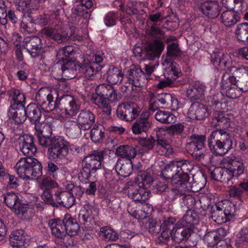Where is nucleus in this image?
<instances>
[{
  "instance_id": "obj_52",
  "label": "nucleus",
  "mask_w": 248,
  "mask_h": 248,
  "mask_svg": "<svg viewBox=\"0 0 248 248\" xmlns=\"http://www.w3.org/2000/svg\"><path fill=\"white\" fill-rule=\"evenodd\" d=\"M74 51L72 46H67L61 48L57 53V57L59 59L63 60L69 57Z\"/></svg>"
},
{
  "instance_id": "obj_45",
  "label": "nucleus",
  "mask_w": 248,
  "mask_h": 248,
  "mask_svg": "<svg viewBox=\"0 0 248 248\" xmlns=\"http://www.w3.org/2000/svg\"><path fill=\"white\" fill-rule=\"evenodd\" d=\"M231 62L230 56L227 54H224L222 52L217 54L212 61L213 64L215 66H218V68L221 69L229 65Z\"/></svg>"
},
{
  "instance_id": "obj_28",
  "label": "nucleus",
  "mask_w": 248,
  "mask_h": 248,
  "mask_svg": "<svg viewBox=\"0 0 248 248\" xmlns=\"http://www.w3.org/2000/svg\"><path fill=\"white\" fill-rule=\"evenodd\" d=\"M21 151L23 154L30 157L36 152V148L33 144V137L31 135H25L23 136L20 144Z\"/></svg>"
},
{
  "instance_id": "obj_27",
  "label": "nucleus",
  "mask_w": 248,
  "mask_h": 248,
  "mask_svg": "<svg viewBox=\"0 0 248 248\" xmlns=\"http://www.w3.org/2000/svg\"><path fill=\"white\" fill-rule=\"evenodd\" d=\"M24 47L31 57H34L42 47L41 39L37 36L26 37L24 40Z\"/></svg>"
},
{
  "instance_id": "obj_44",
  "label": "nucleus",
  "mask_w": 248,
  "mask_h": 248,
  "mask_svg": "<svg viewBox=\"0 0 248 248\" xmlns=\"http://www.w3.org/2000/svg\"><path fill=\"white\" fill-rule=\"evenodd\" d=\"M205 137L203 136H194L192 139V141L189 144L192 148H193V154L195 156H198L199 158L202 155V153H198V152L202 150L205 145Z\"/></svg>"
},
{
  "instance_id": "obj_8",
  "label": "nucleus",
  "mask_w": 248,
  "mask_h": 248,
  "mask_svg": "<svg viewBox=\"0 0 248 248\" xmlns=\"http://www.w3.org/2000/svg\"><path fill=\"white\" fill-rule=\"evenodd\" d=\"M208 145L213 153L222 155L231 149L232 142L227 132L220 129L211 133L208 139Z\"/></svg>"
},
{
  "instance_id": "obj_47",
  "label": "nucleus",
  "mask_w": 248,
  "mask_h": 248,
  "mask_svg": "<svg viewBox=\"0 0 248 248\" xmlns=\"http://www.w3.org/2000/svg\"><path fill=\"white\" fill-rule=\"evenodd\" d=\"M100 235L106 241H116L119 238L118 234L116 231L108 226L100 228Z\"/></svg>"
},
{
  "instance_id": "obj_36",
  "label": "nucleus",
  "mask_w": 248,
  "mask_h": 248,
  "mask_svg": "<svg viewBox=\"0 0 248 248\" xmlns=\"http://www.w3.org/2000/svg\"><path fill=\"white\" fill-rule=\"evenodd\" d=\"M205 91V86L197 82L187 89L186 95L191 100H195L199 99L204 94Z\"/></svg>"
},
{
  "instance_id": "obj_55",
  "label": "nucleus",
  "mask_w": 248,
  "mask_h": 248,
  "mask_svg": "<svg viewBox=\"0 0 248 248\" xmlns=\"http://www.w3.org/2000/svg\"><path fill=\"white\" fill-rule=\"evenodd\" d=\"M35 124L34 129L35 130V134L38 135H42L45 131V129H46L49 125L48 124L44 123V122H40L39 121L36 123H33Z\"/></svg>"
},
{
  "instance_id": "obj_34",
  "label": "nucleus",
  "mask_w": 248,
  "mask_h": 248,
  "mask_svg": "<svg viewBox=\"0 0 248 248\" xmlns=\"http://www.w3.org/2000/svg\"><path fill=\"white\" fill-rule=\"evenodd\" d=\"M63 221L58 219H52L48 222V225L50 227L53 235L55 237L62 239L65 236V231L63 227Z\"/></svg>"
},
{
  "instance_id": "obj_21",
  "label": "nucleus",
  "mask_w": 248,
  "mask_h": 248,
  "mask_svg": "<svg viewBox=\"0 0 248 248\" xmlns=\"http://www.w3.org/2000/svg\"><path fill=\"white\" fill-rule=\"evenodd\" d=\"M167 133V131L161 128L157 132L156 134L157 137L156 149L161 155H169L173 152V149L169 141L167 140L165 137H162L163 135L165 136Z\"/></svg>"
},
{
  "instance_id": "obj_37",
  "label": "nucleus",
  "mask_w": 248,
  "mask_h": 248,
  "mask_svg": "<svg viewBox=\"0 0 248 248\" xmlns=\"http://www.w3.org/2000/svg\"><path fill=\"white\" fill-rule=\"evenodd\" d=\"M26 117H28L32 123H36L40 121L41 112L39 108L35 104H30L25 108Z\"/></svg>"
},
{
  "instance_id": "obj_23",
  "label": "nucleus",
  "mask_w": 248,
  "mask_h": 248,
  "mask_svg": "<svg viewBox=\"0 0 248 248\" xmlns=\"http://www.w3.org/2000/svg\"><path fill=\"white\" fill-rule=\"evenodd\" d=\"M164 67V75L167 79L173 80L180 75V69L179 65L172 62L169 58H166L162 63Z\"/></svg>"
},
{
  "instance_id": "obj_57",
  "label": "nucleus",
  "mask_w": 248,
  "mask_h": 248,
  "mask_svg": "<svg viewBox=\"0 0 248 248\" xmlns=\"http://www.w3.org/2000/svg\"><path fill=\"white\" fill-rule=\"evenodd\" d=\"M172 99V95L169 93H161L157 96V100L162 105L170 107V101Z\"/></svg>"
},
{
  "instance_id": "obj_49",
  "label": "nucleus",
  "mask_w": 248,
  "mask_h": 248,
  "mask_svg": "<svg viewBox=\"0 0 248 248\" xmlns=\"http://www.w3.org/2000/svg\"><path fill=\"white\" fill-rule=\"evenodd\" d=\"M64 127L66 129V132L70 136L75 137L78 136L81 133L78 125L74 121H68L64 124Z\"/></svg>"
},
{
  "instance_id": "obj_2",
  "label": "nucleus",
  "mask_w": 248,
  "mask_h": 248,
  "mask_svg": "<svg viewBox=\"0 0 248 248\" xmlns=\"http://www.w3.org/2000/svg\"><path fill=\"white\" fill-rule=\"evenodd\" d=\"M40 145L49 146L47 151L49 159L59 162L66 158L69 153L70 144L62 137L49 138L43 135L37 136Z\"/></svg>"
},
{
  "instance_id": "obj_59",
  "label": "nucleus",
  "mask_w": 248,
  "mask_h": 248,
  "mask_svg": "<svg viewBox=\"0 0 248 248\" xmlns=\"http://www.w3.org/2000/svg\"><path fill=\"white\" fill-rule=\"evenodd\" d=\"M55 113L57 115L56 118L61 121H64L68 118L70 114L65 108H55Z\"/></svg>"
},
{
  "instance_id": "obj_14",
  "label": "nucleus",
  "mask_w": 248,
  "mask_h": 248,
  "mask_svg": "<svg viewBox=\"0 0 248 248\" xmlns=\"http://www.w3.org/2000/svg\"><path fill=\"white\" fill-rule=\"evenodd\" d=\"M221 84L223 95L235 99L241 95L239 88L235 84V78L230 73L227 72L223 75Z\"/></svg>"
},
{
  "instance_id": "obj_16",
  "label": "nucleus",
  "mask_w": 248,
  "mask_h": 248,
  "mask_svg": "<svg viewBox=\"0 0 248 248\" xmlns=\"http://www.w3.org/2000/svg\"><path fill=\"white\" fill-rule=\"evenodd\" d=\"M4 201L16 214L24 215L28 208L27 204L20 202L19 195L14 192L8 193L4 197Z\"/></svg>"
},
{
  "instance_id": "obj_43",
  "label": "nucleus",
  "mask_w": 248,
  "mask_h": 248,
  "mask_svg": "<svg viewBox=\"0 0 248 248\" xmlns=\"http://www.w3.org/2000/svg\"><path fill=\"white\" fill-rule=\"evenodd\" d=\"M222 2L227 8L234 10L239 14L245 11L247 7L246 2L243 0H226V2L223 0Z\"/></svg>"
},
{
  "instance_id": "obj_25",
  "label": "nucleus",
  "mask_w": 248,
  "mask_h": 248,
  "mask_svg": "<svg viewBox=\"0 0 248 248\" xmlns=\"http://www.w3.org/2000/svg\"><path fill=\"white\" fill-rule=\"evenodd\" d=\"M95 118L93 114L89 110L82 111L78 114L77 121L80 131L90 129L94 123Z\"/></svg>"
},
{
  "instance_id": "obj_58",
  "label": "nucleus",
  "mask_w": 248,
  "mask_h": 248,
  "mask_svg": "<svg viewBox=\"0 0 248 248\" xmlns=\"http://www.w3.org/2000/svg\"><path fill=\"white\" fill-rule=\"evenodd\" d=\"M116 18L117 16L114 13L109 12L105 17V24L108 27H112L115 24Z\"/></svg>"
},
{
  "instance_id": "obj_20",
  "label": "nucleus",
  "mask_w": 248,
  "mask_h": 248,
  "mask_svg": "<svg viewBox=\"0 0 248 248\" xmlns=\"http://www.w3.org/2000/svg\"><path fill=\"white\" fill-rule=\"evenodd\" d=\"M200 9L205 16L214 18L219 15L221 7L217 0H203L201 3Z\"/></svg>"
},
{
  "instance_id": "obj_48",
  "label": "nucleus",
  "mask_w": 248,
  "mask_h": 248,
  "mask_svg": "<svg viewBox=\"0 0 248 248\" xmlns=\"http://www.w3.org/2000/svg\"><path fill=\"white\" fill-rule=\"evenodd\" d=\"M116 154L123 157L130 158H133L136 155V151L132 147L129 146H121L117 148Z\"/></svg>"
},
{
  "instance_id": "obj_22",
  "label": "nucleus",
  "mask_w": 248,
  "mask_h": 248,
  "mask_svg": "<svg viewBox=\"0 0 248 248\" xmlns=\"http://www.w3.org/2000/svg\"><path fill=\"white\" fill-rule=\"evenodd\" d=\"M208 115V108L199 102L192 104L187 112V117L192 120H203Z\"/></svg>"
},
{
  "instance_id": "obj_39",
  "label": "nucleus",
  "mask_w": 248,
  "mask_h": 248,
  "mask_svg": "<svg viewBox=\"0 0 248 248\" xmlns=\"http://www.w3.org/2000/svg\"><path fill=\"white\" fill-rule=\"evenodd\" d=\"M9 116L11 123L19 124L24 122L26 119L25 108L22 107L18 109L11 108L9 110Z\"/></svg>"
},
{
  "instance_id": "obj_51",
  "label": "nucleus",
  "mask_w": 248,
  "mask_h": 248,
  "mask_svg": "<svg viewBox=\"0 0 248 248\" xmlns=\"http://www.w3.org/2000/svg\"><path fill=\"white\" fill-rule=\"evenodd\" d=\"M10 97L15 103L20 104L25 102V97L23 93L17 89H12L10 92Z\"/></svg>"
},
{
  "instance_id": "obj_6",
  "label": "nucleus",
  "mask_w": 248,
  "mask_h": 248,
  "mask_svg": "<svg viewBox=\"0 0 248 248\" xmlns=\"http://www.w3.org/2000/svg\"><path fill=\"white\" fill-rule=\"evenodd\" d=\"M91 99L93 103L101 108L107 115H109L111 112L110 102L118 100L113 88L109 84H105L97 86L95 93L92 94Z\"/></svg>"
},
{
  "instance_id": "obj_50",
  "label": "nucleus",
  "mask_w": 248,
  "mask_h": 248,
  "mask_svg": "<svg viewBox=\"0 0 248 248\" xmlns=\"http://www.w3.org/2000/svg\"><path fill=\"white\" fill-rule=\"evenodd\" d=\"M93 211L91 207L88 205H84L81 209L79 213V218L84 222H91L93 219L92 216Z\"/></svg>"
},
{
  "instance_id": "obj_18",
  "label": "nucleus",
  "mask_w": 248,
  "mask_h": 248,
  "mask_svg": "<svg viewBox=\"0 0 248 248\" xmlns=\"http://www.w3.org/2000/svg\"><path fill=\"white\" fill-rule=\"evenodd\" d=\"M30 240V237L22 230L13 232L9 238L10 244L14 248H27Z\"/></svg>"
},
{
  "instance_id": "obj_60",
  "label": "nucleus",
  "mask_w": 248,
  "mask_h": 248,
  "mask_svg": "<svg viewBox=\"0 0 248 248\" xmlns=\"http://www.w3.org/2000/svg\"><path fill=\"white\" fill-rule=\"evenodd\" d=\"M168 55L169 56L175 57L178 55L179 53V48L176 43H172L168 46Z\"/></svg>"
},
{
  "instance_id": "obj_10",
  "label": "nucleus",
  "mask_w": 248,
  "mask_h": 248,
  "mask_svg": "<svg viewBox=\"0 0 248 248\" xmlns=\"http://www.w3.org/2000/svg\"><path fill=\"white\" fill-rule=\"evenodd\" d=\"M102 160V154L100 153L86 156L82 161L83 168L78 174L80 181L86 183L91 174L100 169Z\"/></svg>"
},
{
  "instance_id": "obj_53",
  "label": "nucleus",
  "mask_w": 248,
  "mask_h": 248,
  "mask_svg": "<svg viewBox=\"0 0 248 248\" xmlns=\"http://www.w3.org/2000/svg\"><path fill=\"white\" fill-rule=\"evenodd\" d=\"M13 40L15 47L16 52L17 58L21 60L22 58V53L21 50V38L18 34H14L13 36Z\"/></svg>"
},
{
  "instance_id": "obj_38",
  "label": "nucleus",
  "mask_w": 248,
  "mask_h": 248,
  "mask_svg": "<svg viewBox=\"0 0 248 248\" xmlns=\"http://www.w3.org/2000/svg\"><path fill=\"white\" fill-rule=\"evenodd\" d=\"M234 37L239 42L248 43V23H240L236 26Z\"/></svg>"
},
{
  "instance_id": "obj_63",
  "label": "nucleus",
  "mask_w": 248,
  "mask_h": 248,
  "mask_svg": "<svg viewBox=\"0 0 248 248\" xmlns=\"http://www.w3.org/2000/svg\"><path fill=\"white\" fill-rule=\"evenodd\" d=\"M151 35L156 38L162 40L164 38L163 32L158 28L155 26H152L150 30Z\"/></svg>"
},
{
  "instance_id": "obj_3",
  "label": "nucleus",
  "mask_w": 248,
  "mask_h": 248,
  "mask_svg": "<svg viewBox=\"0 0 248 248\" xmlns=\"http://www.w3.org/2000/svg\"><path fill=\"white\" fill-rule=\"evenodd\" d=\"M199 217L197 214L193 211H187L183 218L180 220L171 232V237L175 242H180L188 238L191 232H196L199 230Z\"/></svg>"
},
{
  "instance_id": "obj_7",
  "label": "nucleus",
  "mask_w": 248,
  "mask_h": 248,
  "mask_svg": "<svg viewBox=\"0 0 248 248\" xmlns=\"http://www.w3.org/2000/svg\"><path fill=\"white\" fill-rule=\"evenodd\" d=\"M15 169L19 176L23 179H36L42 174V165L34 158L20 159L16 163Z\"/></svg>"
},
{
  "instance_id": "obj_56",
  "label": "nucleus",
  "mask_w": 248,
  "mask_h": 248,
  "mask_svg": "<svg viewBox=\"0 0 248 248\" xmlns=\"http://www.w3.org/2000/svg\"><path fill=\"white\" fill-rule=\"evenodd\" d=\"M54 17H56V16L53 15L50 16L47 14L41 15L35 19V23L40 25H45L48 23Z\"/></svg>"
},
{
  "instance_id": "obj_24",
  "label": "nucleus",
  "mask_w": 248,
  "mask_h": 248,
  "mask_svg": "<svg viewBox=\"0 0 248 248\" xmlns=\"http://www.w3.org/2000/svg\"><path fill=\"white\" fill-rule=\"evenodd\" d=\"M143 75V72L139 66L132 65L124 71V78L135 86H140L138 81Z\"/></svg>"
},
{
  "instance_id": "obj_40",
  "label": "nucleus",
  "mask_w": 248,
  "mask_h": 248,
  "mask_svg": "<svg viewBox=\"0 0 248 248\" xmlns=\"http://www.w3.org/2000/svg\"><path fill=\"white\" fill-rule=\"evenodd\" d=\"M121 159L118 160L115 165L116 170L118 173L124 177L129 176L132 171L133 165L130 159L123 163Z\"/></svg>"
},
{
  "instance_id": "obj_32",
  "label": "nucleus",
  "mask_w": 248,
  "mask_h": 248,
  "mask_svg": "<svg viewBox=\"0 0 248 248\" xmlns=\"http://www.w3.org/2000/svg\"><path fill=\"white\" fill-rule=\"evenodd\" d=\"M225 235V230L219 228L217 230L212 231L206 233L203 238L205 243L208 246L213 247L217 241L223 238Z\"/></svg>"
},
{
  "instance_id": "obj_30",
  "label": "nucleus",
  "mask_w": 248,
  "mask_h": 248,
  "mask_svg": "<svg viewBox=\"0 0 248 248\" xmlns=\"http://www.w3.org/2000/svg\"><path fill=\"white\" fill-rule=\"evenodd\" d=\"M164 48L162 41L155 40L147 44L146 46V52L150 59H153L156 57H159Z\"/></svg>"
},
{
  "instance_id": "obj_13",
  "label": "nucleus",
  "mask_w": 248,
  "mask_h": 248,
  "mask_svg": "<svg viewBox=\"0 0 248 248\" xmlns=\"http://www.w3.org/2000/svg\"><path fill=\"white\" fill-rule=\"evenodd\" d=\"M213 209L211 211L212 217L220 221H224V218L234 215L235 212L234 204L228 200L216 203Z\"/></svg>"
},
{
  "instance_id": "obj_42",
  "label": "nucleus",
  "mask_w": 248,
  "mask_h": 248,
  "mask_svg": "<svg viewBox=\"0 0 248 248\" xmlns=\"http://www.w3.org/2000/svg\"><path fill=\"white\" fill-rule=\"evenodd\" d=\"M124 78V74L118 68L113 66L109 67L107 73V80L112 84L121 83Z\"/></svg>"
},
{
  "instance_id": "obj_41",
  "label": "nucleus",
  "mask_w": 248,
  "mask_h": 248,
  "mask_svg": "<svg viewBox=\"0 0 248 248\" xmlns=\"http://www.w3.org/2000/svg\"><path fill=\"white\" fill-rule=\"evenodd\" d=\"M80 69L85 70L84 74L85 77L91 79H93L94 78L95 75L96 73L101 69V67L94 62L88 63L85 61L84 63L80 65Z\"/></svg>"
},
{
  "instance_id": "obj_4",
  "label": "nucleus",
  "mask_w": 248,
  "mask_h": 248,
  "mask_svg": "<svg viewBox=\"0 0 248 248\" xmlns=\"http://www.w3.org/2000/svg\"><path fill=\"white\" fill-rule=\"evenodd\" d=\"M220 166L222 169L215 170L214 173L217 175V180L224 182H229L233 177L241 175L245 169L241 159L232 157L224 158Z\"/></svg>"
},
{
  "instance_id": "obj_35",
  "label": "nucleus",
  "mask_w": 248,
  "mask_h": 248,
  "mask_svg": "<svg viewBox=\"0 0 248 248\" xmlns=\"http://www.w3.org/2000/svg\"><path fill=\"white\" fill-rule=\"evenodd\" d=\"M65 234L73 236L76 235L79 229V225L76 219L72 218L69 215H66L63 220Z\"/></svg>"
},
{
  "instance_id": "obj_29",
  "label": "nucleus",
  "mask_w": 248,
  "mask_h": 248,
  "mask_svg": "<svg viewBox=\"0 0 248 248\" xmlns=\"http://www.w3.org/2000/svg\"><path fill=\"white\" fill-rule=\"evenodd\" d=\"M221 23L227 27H231L236 24L240 20V16L237 12L232 10L223 12L220 16Z\"/></svg>"
},
{
  "instance_id": "obj_9",
  "label": "nucleus",
  "mask_w": 248,
  "mask_h": 248,
  "mask_svg": "<svg viewBox=\"0 0 248 248\" xmlns=\"http://www.w3.org/2000/svg\"><path fill=\"white\" fill-rule=\"evenodd\" d=\"M69 90L68 84L64 81H61L58 83L57 88L55 89L50 90L48 88L40 89L37 92L35 98L40 105H43L46 100L48 102V107H50V105L52 106L51 103L53 102L54 95L57 98H62L65 96L62 93L68 92Z\"/></svg>"
},
{
  "instance_id": "obj_15",
  "label": "nucleus",
  "mask_w": 248,
  "mask_h": 248,
  "mask_svg": "<svg viewBox=\"0 0 248 248\" xmlns=\"http://www.w3.org/2000/svg\"><path fill=\"white\" fill-rule=\"evenodd\" d=\"M140 108L134 102H127L120 105L117 109V116L122 120L131 121L140 114Z\"/></svg>"
},
{
  "instance_id": "obj_33",
  "label": "nucleus",
  "mask_w": 248,
  "mask_h": 248,
  "mask_svg": "<svg viewBox=\"0 0 248 248\" xmlns=\"http://www.w3.org/2000/svg\"><path fill=\"white\" fill-rule=\"evenodd\" d=\"M56 196H58L57 204L62 205L66 208H70L75 203L74 197L68 192L58 189L56 191Z\"/></svg>"
},
{
  "instance_id": "obj_17",
  "label": "nucleus",
  "mask_w": 248,
  "mask_h": 248,
  "mask_svg": "<svg viewBox=\"0 0 248 248\" xmlns=\"http://www.w3.org/2000/svg\"><path fill=\"white\" fill-rule=\"evenodd\" d=\"M57 186V184L55 182L48 179H44L42 181L41 186V188L43 190L41 198L46 204L57 206L58 196H56V191L54 196L52 194L51 192V188Z\"/></svg>"
},
{
  "instance_id": "obj_61",
  "label": "nucleus",
  "mask_w": 248,
  "mask_h": 248,
  "mask_svg": "<svg viewBox=\"0 0 248 248\" xmlns=\"http://www.w3.org/2000/svg\"><path fill=\"white\" fill-rule=\"evenodd\" d=\"M184 130V125L181 124H177L170 126L169 132L173 135L181 133Z\"/></svg>"
},
{
  "instance_id": "obj_11",
  "label": "nucleus",
  "mask_w": 248,
  "mask_h": 248,
  "mask_svg": "<svg viewBox=\"0 0 248 248\" xmlns=\"http://www.w3.org/2000/svg\"><path fill=\"white\" fill-rule=\"evenodd\" d=\"M41 34L42 35L49 37L59 43L65 42L68 40L70 37L79 41L82 40V37L75 36L72 29L67 26L62 27L60 25H57L54 28H45L42 30Z\"/></svg>"
},
{
  "instance_id": "obj_31",
  "label": "nucleus",
  "mask_w": 248,
  "mask_h": 248,
  "mask_svg": "<svg viewBox=\"0 0 248 248\" xmlns=\"http://www.w3.org/2000/svg\"><path fill=\"white\" fill-rule=\"evenodd\" d=\"M80 68V64L78 61H69L62 66V73L65 78H73L75 77L77 71L79 70Z\"/></svg>"
},
{
  "instance_id": "obj_19",
  "label": "nucleus",
  "mask_w": 248,
  "mask_h": 248,
  "mask_svg": "<svg viewBox=\"0 0 248 248\" xmlns=\"http://www.w3.org/2000/svg\"><path fill=\"white\" fill-rule=\"evenodd\" d=\"M16 9L25 13L21 22V28L28 31V28L33 22V19L28 13L30 12V2L29 0H15Z\"/></svg>"
},
{
  "instance_id": "obj_1",
  "label": "nucleus",
  "mask_w": 248,
  "mask_h": 248,
  "mask_svg": "<svg viewBox=\"0 0 248 248\" xmlns=\"http://www.w3.org/2000/svg\"><path fill=\"white\" fill-rule=\"evenodd\" d=\"M193 168V165L187 160L172 161L166 165L162 174L165 179L170 180L172 191L176 194L183 195L188 184V173Z\"/></svg>"
},
{
  "instance_id": "obj_54",
  "label": "nucleus",
  "mask_w": 248,
  "mask_h": 248,
  "mask_svg": "<svg viewBox=\"0 0 248 248\" xmlns=\"http://www.w3.org/2000/svg\"><path fill=\"white\" fill-rule=\"evenodd\" d=\"M104 133L101 130L97 128H93L91 131V138L93 141L97 142L99 141L103 137Z\"/></svg>"
},
{
  "instance_id": "obj_26",
  "label": "nucleus",
  "mask_w": 248,
  "mask_h": 248,
  "mask_svg": "<svg viewBox=\"0 0 248 248\" xmlns=\"http://www.w3.org/2000/svg\"><path fill=\"white\" fill-rule=\"evenodd\" d=\"M150 116L149 111L143 113L140 118L138 119L132 125V131L135 134H139L142 132H146L150 127L151 123L148 119Z\"/></svg>"
},
{
  "instance_id": "obj_5",
  "label": "nucleus",
  "mask_w": 248,
  "mask_h": 248,
  "mask_svg": "<svg viewBox=\"0 0 248 248\" xmlns=\"http://www.w3.org/2000/svg\"><path fill=\"white\" fill-rule=\"evenodd\" d=\"M153 181V178L149 172H140L132 187L129 188V197L134 201H146L150 196V192L148 188Z\"/></svg>"
},
{
  "instance_id": "obj_12",
  "label": "nucleus",
  "mask_w": 248,
  "mask_h": 248,
  "mask_svg": "<svg viewBox=\"0 0 248 248\" xmlns=\"http://www.w3.org/2000/svg\"><path fill=\"white\" fill-rule=\"evenodd\" d=\"M146 4L141 2L129 1L125 9L123 5L119 6V10H122L121 15V22L125 29H128L132 22L129 16L132 15L139 14L142 15L146 13Z\"/></svg>"
},
{
  "instance_id": "obj_64",
  "label": "nucleus",
  "mask_w": 248,
  "mask_h": 248,
  "mask_svg": "<svg viewBox=\"0 0 248 248\" xmlns=\"http://www.w3.org/2000/svg\"><path fill=\"white\" fill-rule=\"evenodd\" d=\"M214 109L216 111L222 112L227 110L226 104L224 102H220L218 101H215L214 102Z\"/></svg>"
},
{
  "instance_id": "obj_46",
  "label": "nucleus",
  "mask_w": 248,
  "mask_h": 248,
  "mask_svg": "<svg viewBox=\"0 0 248 248\" xmlns=\"http://www.w3.org/2000/svg\"><path fill=\"white\" fill-rule=\"evenodd\" d=\"M155 118L162 123H173L176 120L174 115L165 110H158L155 113Z\"/></svg>"
},
{
  "instance_id": "obj_62",
  "label": "nucleus",
  "mask_w": 248,
  "mask_h": 248,
  "mask_svg": "<svg viewBox=\"0 0 248 248\" xmlns=\"http://www.w3.org/2000/svg\"><path fill=\"white\" fill-rule=\"evenodd\" d=\"M6 180H8V186L11 188H15L17 185V178L13 175H10L9 174H3Z\"/></svg>"
}]
</instances>
